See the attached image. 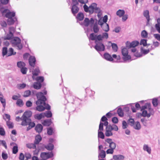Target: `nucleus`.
<instances>
[{
  "mask_svg": "<svg viewBox=\"0 0 160 160\" xmlns=\"http://www.w3.org/2000/svg\"><path fill=\"white\" fill-rule=\"evenodd\" d=\"M150 104L149 103H146L145 105L142 106L141 108V111L144 110H149V108H150Z\"/></svg>",
  "mask_w": 160,
  "mask_h": 160,
  "instance_id": "7c9ffc66",
  "label": "nucleus"
},
{
  "mask_svg": "<svg viewBox=\"0 0 160 160\" xmlns=\"http://www.w3.org/2000/svg\"><path fill=\"white\" fill-rule=\"evenodd\" d=\"M128 126V125L127 122L125 121H123L122 122V128L125 129L127 128Z\"/></svg>",
  "mask_w": 160,
  "mask_h": 160,
  "instance_id": "e2e57ef3",
  "label": "nucleus"
},
{
  "mask_svg": "<svg viewBox=\"0 0 160 160\" xmlns=\"http://www.w3.org/2000/svg\"><path fill=\"white\" fill-rule=\"evenodd\" d=\"M122 53L124 57L123 60H127L131 59V57L128 55V51L127 48H123L122 50Z\"/></svg>",
  "mask_w": 160,
  "mask_h": 160,
  "instance_id": "6e6552de",
  "label": "nucleus"
},
{
  "mask_svg": "<svg viewBox=\"0 0 160 160\" xmlns=\"http://www.w3.org/2000/svg\"><path fill=\"white\" fill-rule=\"evenodd\" d=\"M15 31V28L14 27H10L9 28V32H10L13 34V33Z\"/></svg>",
  "mask_w": 160,
  "mask_h": 160,
  "instance_id": "052dcab7",
  "label": "nucleus"
},
{
  "mask_svg": "<svg viewBox=\"0 0 160 160\" xmlns=\"http://www.w3.org/2000/svg\"><path fill=\"white\" fill-rule=\"evenodd\" d=\"M125 11L123 10H118L116 12V14L119 17L122 16L125 14Z\"/></svg>",
  "mask_w": 160,
  "mask_h": 160,
  "instance_id": "b1692460",
  "label": "nucleus"
},
{
  "mask_svg": "<svg viewBox=\"0 0 160 160\" xmlns=\"http://www.w3.org/2000/svg\"><path fill=\"white\" fill-rule=\"evenodd\" d=\"M79 10L78 8L76 6V5H74L72 6L71 8V11L72 13L75 15L78 12Z\"/></svg>",
  "mask_w": 160,
  "mask_h": 160,
  "instance_id": "f3484780",
  "label": "nucleus"
},
{
  "mask_svg": "<svg viewBox=\"0 0 160 160\" xmlns=\"http://www.w3.org/2000/svg\"><path fill=\"white\" fill-rule=\"evenodd\" d=\"M25 63L22 61L18 62L17 63V66L20 69L25 67Z\"/></svg>",
  "mask_w": 160,
  "mask_h": 160,
  "instance_id": "cd10ccee",
  "label": "nucleus"
},
{
  "mask_svg": "<svg viewBox=\"0 0 160 160\" xmlns=\"http://www.w3.org/2000/svg\"><path fill=\"white\" fill-rule=\"evenodd\" d=\"M21 69V72L23 74H26L28 71V69L27 68L24 67Z\"/></svg>",
  "mask_w": 160,
  "mask_h": 160,
  "instance_id": "4d7b16f0",
  "label": "nucleus"
},
{
  "mask_svg": "<svg viewBox=\"0 0 160 160\" xmlns=\"http://www.w3.org/2000/svg\"><path fill=\"white\" fill-rule=\"evenodd\" d=\"M13 34L10 32L7 35L4 37V40H10L13 37Z\"/></svg>",
  "mask_w": 160,
  "mask_h": 160,
  "instance_id": "e433bc0d",
  "label": "nucleus"
},
{
  "mask_svg": "<svg viewBox=\"0 0 160 160\" xmlns=\"http://www.w3.org/2000/svg\"><path fill=\"white\" fill-rule=\"evenodd\" d=\"M42 129L43 127L40 124H37L35 128V130L38 133H40L42 131Z\"/></svg>",
  "mask_w": 160,
  "mask_h": 160,
  "instance_id": "2eb2a0df",
  "label": "nucleus"
},
{
  "mask_svg": "<svg viewBox=\"0 0 160 160\" xmlns=\"http://www.w3.org/2000/svg\"><path fill=\"white\" fill-rule=\"evenodd\" d=\"M5 132L4 128H0V135L3 136L5 135Z\"/></svg>",
  "mask_w": 160,
  "mask_h": 160,
  "instance_id": "69168bd1",
  "label": "nucleus"
},
{
  "mask_svg": "<svg viewBox=\"0 0 160 160\" xmlns=\"http://www.w3.org/2000/svg\"><path fill=\"white\" fill-rule=\"evenodd\" d=\"M21 39L18 37H15L11 40V42L13 47H17L18 49L20 50L22 48V45L21 43Z\"/></svg>",
  "mask_w": 160,
  "mask_h": 160,
  "instance_id": "39448f33",
  "label": "nucleus"
},
{
  "mask_svg": "<svg viewBox=\"0 0 160 160\" xmlns=\"http://www.w3.org/2000/svg\"><path fill=\"white\" fill-rule=\"evenodd\" d=\"M16 54V52H14L13 49L12 48H9L8 53V57H9L12 55H15Z\"/></svg>",
  "mask_w": 160,
  "mask_h": 160,
  "instance_id": "a878e982",
  "label": "nucleus"
},
{
  "mask_svg": "<svg viewBox=\"0 0 160 160\" xmlns=\"http://www.w3.org/2000/svg\"><path fill=\"white\" fill-rule=\"evenodd\" d=\"M103 57L104 59L109 61H112L113 60L111 55L108 53H105L104 54Z\"/></svg>",
  "mask_w": 160,
  "mask_h": 160,
  "instance_id": "ddd939ff",
  "label": "nucleus"
},
{
  "mask_svg": "<svg viewBox=\"0 0 160 160\" xmlns=\"http://www.w3.org/2000/svg\"><path fill=\"white\" fill-rule=\"evenodd\" d=\"M1 12L2 14L6 13L5 14V17L8 18L13 17L15 15V13L14 12H10V11L7 9H6L4 10H1Z\"/></svg>",
  "mask_w": 160,
  "mask_h": 160,
  "instance_id": "423d86ee",
  "label": "nucleus"
},
{
  "mask_svg": "<svg viewBox=\"0 0 160 160\" xmlns=\"http://www.w3.org/2000/svg\"><path fill=\"white\" fill-rule=\"evenodd\" d=\"M40 72V71L39 70V69L38 68H35L33 71H32V74L33 76H38L39 73Z\"/></svg>",
  "mask_w": 160,
  "mask_h": 160,
  "instance_id": "79ce46f5",
  "label": "nucleus"
},
{
  "mask_svg": "<svg viewBox=\"0 0 160 160\" xmlns=\"http://www.w3.org/2000/svg\"><path fill=\"white\" fill-rule=\"evenodd\" d=\"M26 146L28 148L30 149L36 148V146L34 143H28L26 144Z\"/></svg>",
  "mask_w": 160,
  "mask_h": 160,
  "instance_id": "2f4dec72",
  "label": "nucleus"
},
{
  "mask_svg": "<svg viewBox=\"0 0 160 160\" xmlns=\"http://www.w3.org/2000/svg\"><path fill=\"white\" fill-rule=\"evenodd\" d=\"M139 44V42L137 41H134L131 42L129 45L130 48H134L137 46Z\"/></svg>",
  "mask_w": 160,
  "mask_h": 160,
  "instance_id": "72a5a7b5",
  "label": "nucleus"
},
{
  "mask_svg": "<svg viewBox=\"0 0 160 160\" xmlns=\"http://www.w3.org/2000/svg\"><path fill=\"white\" fill-rule=\"evenodd\" d=\"M142 111V116L143 117L149 118L153 113V110L151 108H149V110H144Z\"/></svg>",
  "mask_w": 160,
  "mask_h": 160,
  "instance_id": "1a4fd4ad",
  "label": "nucleus"
},
{
  "mask_svg": "<svg viewBox=\"0 0 160 160\" xmlns=\"http://www.w3.org/2000/svg\"><path fill=\"white\" fill-rule=\"evenodd\" d=\"M51 121L50 119L44 120L42 124L43 125L46 126H49L51 124Z\"/></svg>",
  "mask_w": 160,
  "mask_h": 160,
  "instance_id": "c756f323",
  "label": "nucleus"
},
{
  "mask_svg": "<svg viewBox=\"0 0 160 160\" xmlns=\"http://www.w3.org/2000/svg\"><path fill=\"white\" fill-rule=\"evenodd\" d=\"M140 44H142L143 46H145L147 45V40L145 39H143L141 40Z\"/></svg>",
  "mask_w": 160,
  "mask_h": 160,
  "instance_id": "338daca9",
  "label": "nucleus"
},
{
  "mask_svg": "<svg viewBox=\"0 0 160 160\" xmlns=\"http://www.w3.org/2000/svg\"><path fill=\"white\" fill-rule=\"evenodd\" d=\"M93 32L95 33H98L99 31V28L97 23H95L93 26Z\"/></svg>",
  "mask_w": 160,
  "mask_h": 160,
  "instance_id": "4c0bfd02",
  "label": "nucleus"
},
{
  "mask_svg": "<svg viewBox=\"0 0 160 160\" xmlns=\"http://www.w3.org/2000/svg\"><path fill=\"white\" fill-rule=\"evenodd\" d=\"M149 12L148 10H146L144 11L143 12V15L145 17H146L147 21V23H148L149 20H150V18L149 16Z\"/></svg>",
  "mask_w": 160,
  "mask_h": 160,
  "instance_id": "5701e85b",
  "label": "nucleus"
},
{
  "mask_svg": "<svg viewBox=\"0 0 160 160\" xmlns=\"http://www.w3.org/2000/svg\"><path fill=\"white\" fill-rule=\"evenodd\" d=\"M124 157L121 155H114L113 156V159L115 160H122L124 159Z\"/></svg>",
  "mask_w": 160,
  "mask_h": 160,
  "instance_id": "aec40b11",
  "label": "nucleus"
},
{
  "mask_svg": "<svg viewBox=\"0 0 160 160\" xmlns=\"http://www.w3.org/2000/svg\"><path fill=\"white\" fill-rule=\"evenodd\" d=\"M143 149L144 151H147L149 154H151V149L150 147L148 145L145 144L143 145Z\"/></svg>",
  "mask_w": 160,
  "mask_h": 160,
  "instance_id": "dca6fc26",
  "label": "nucleus"
},
{
  "mask_svg": "<svg viewBox=\"0 0 160 160\" xmlns=\"http://www.w3.org/2000/svg\"><path fill=\"white\" fill-rule=\"evenodd\" d=\"M83 8L86 12H88L90 14L98 12L100 9V8L98 7L97 4L95 3H92L89 7L86 4H84Z\"/></svg>",
  "mask_w": 160,
  "mask_h": 160,
  "instance_id": "7ed1b4c3",
  "label": "nucleus"
},
{
  "mask_svg": "<svg viewBox=\"0 0 160 160\" xmlns=\"http://www.w3.org/2000/svg\"><path fill=\"white\" fill-rule=\"evenodd\" d=\"M42 138L40 135H36L35 138L34 143L36 144H38L42 140Z\"/></svg>",
  "mask_w": 160,
  "mask_h": 160,
  "instance_id": "a211bd4d",
  "label": "nucleus"
},
{
  "mask_svg": "<svg viewBox=\"0 0 160 160\" xmlns=\"http://www.w3.org/2000/svg\"><path fill=\"white\" fill-rule=\"evenodd\" d=\"M155 28L157 31L160 33V18L157 19V23L155 25Z\"/></svg>",
  "mask_w": 160,
  "mask_h": 160,
  "instance_id": "6ab92c4d",
  "label": "nucleus"
},
{
  "mask_svg": "<svg viewBox=\"0 0 160 160\" xmlns=\"http://www.w3.org/2000/svg\"><path fill=\"white\" fill-rule=\"evenodd\" d=\"M45 148L48 150L51 151L54 148V145L51 143H49L47 145L45 146Z\"/></svg>",
  "mask_w": 160,
  "mask_h": 160,
  "instance_id": "f704fd0d",
  "label": "nucleus"
},
{
  "mask_svg": "<svg viewBox=\"0 0 160 160\" xmlns=\"http://www.w3.org/2000/svg\"><path fill=\"white\" fill-rule=\"evenodd\" d=\"M109 127H110V128L112 130H114L115 131H118V128L117 126L115 125H114L112 126L111 125H109Z\"/></svg>",
  "mask_w": 160,
  "mask_h": 160,
  "instance_id": "49530a36",
  "label": "nucleus"
},
{
  "mask_svg": "<svg viewBox=\"0 0 160 160\" xmlns=\"http://www.w3.org/2000/svg\"><path fill=\"white\" fill-rule=\"evenodd\" d=\"M141 36L143 38H147L148 36V33L145 30H143L141 32Z\"/></svg>",
  "mask_w": 160,
  "mask_h": 160,
  "instance_id": "8fccbe9b",
  "label": "nucleus"
},
{
  "mask_svg": "<svg viewBox=\"0 0 160 160\" xmlns=\"http://www.w3.org/2000/svg\"><path fill=\"white\" fill-rule=\"evenodd\" d=\"M41 83L38 82H35L33 84L34 88L37 89H39L41 88Z\"/></svg>",
  "mask_w": 160,
  "mask_h": 160,
  "instance_id": "bb28decb",
  "label": "nucleus"
},
{
  "mask_svg": "<svg viewBox=\"0 0 160 160\" xmlns=\"http://www.w3.org/2000/svg\"><path fill=\"white\" fill-rule=\"evenodd\" d=\"M98 138H100L102 139L104 138V135L102 131H98Z\"/></svg>",
  "mask_w": 160,
  "mask_h": 160,
  "instance_id": "de8ad7c7",
  "label": "nucleus"
},
{
  "mask_svg": "<svg viewBox=\"0 0 160 160\" xmlns=\"http://www.w3.org/2000/svg\"><path fill=\"white\" fill-rule=\"evenodd\" d=\"M117 113L118 115L120 117H123V113L121 108H119L117 110Z\"/></svg>",
  "mask_w": 160,
  "mask_h": 160,
  "instance_id": "c03bdc74",
  "label": "nucleus"
},
{
  "mask_svg": "<svg viewBox=\"0 0 160 160\" xmlns=\"http://www.w3.org/2000/svg\"><path fill=\"white\" fill-rule=\"evenodd\" d=\"M0 100L2 104L3 107L5 108L6 106V100L5 99L3 98L2 97H0Z\"/></svg>",
  "mask_w": 160,
  "mask_h": 160,
  "instance_id": "09e8293b",
  "label": "nucleus"
},
{
  "mask_svg": "<svg viewBox=\"0 0 160 160\" xmlns=\"http://www.w3.org/2000/svg\"><path fill=\"white\" fill-rule=\"evenodd\" d=\"M109 146L110 148L114 150L116 147V144L115 142H112L109 144Z\"/></svg>",
  "mask_w": 160,
  "mask_h": 160,
  "instance_id": "864d4df0",
  "label": "nucleus"
},
{
  "mask_svg": "<svg viewBox=\"0 0 160 160\" xmlns=\"http://www.w3.org/2000/svg\"><path fill=\"white\" fill-rule=\"evenodd\" d=\"M43 113H42L40 114H36L35 116L34 117L36 119L38 120H40L42 118H44Z\"/></svg>",
  "mask_w": 160,
  "mask_h": 160,
  "instance_id": "c9c22d12",
  "label": "nucleus"
},
{
  "mask_svg": "<svg viewBox=\"0 0 160 160\" xmlns=\"http://www.w3.org/2000/svg\"><path fill=\"white\" fill-rule=\"evenodd\" d=\"M36 80L38 81V82H42L44 80V78L42 76H39L37 77L36 79Z\"/></svg>",
  "mask_w": 160,
  "mask_h": 160,
  "instance_id": "3c124183",
  "label": "nucleus"
},
{
  "mask_svg": "<svg viewBox=\"0 0 160 160\" xmlns=\"http://www.w3.org/2000/svg\"><path fill=\"white\" fill-rule=\"evenodd\" d=\"M84 18L83 13L82 12H79L77 15V19L79 21L82 20Z\"/></svg>",
  "mask_w": 160,
  "mask_h": 160,
  "instance_id": "473e14b6",
  "label": "nucleus"
},
{
  "mask_svg": "<svg viewBox=\"0 0 160 160\" xmlns=\"http://www.w3.org/2000/svg\"><path fill=\"white\" fill-rule=\"evenodd\" d=\"M43 92L44 93L40 92L36 94L38 100L36 102V103L37 106L36 107L35 109L39 112L43 111L45 109V108L44 106L46 105L45 101L47 99L44 94L46 95L47 91L45 90Z\"/></svg>",
  "mask_w": 160,
  "mask_h": 160,
  "instance_id": "f03ea898",
  "label": "nucleus"
},
{
  "mask_svg": "<svg viewBox=\"0 0 160 160\" xmlns=\"http://www.w3.org/2000/svg\"><path fill=\"white\" fill-rule=\"evenodd\" d=\"M18 147L17 145L14 146L12 148V153L14 154H16L18 152Z\"/></svg>",
  "mask_w": 160,
  "mask_h": 160,
  "instance_id": "5fc2aeb1",
  "label": "nucleus"
},
{
  "mask_svg": "<svg viewBox=\"0 0 160 160\" xmlns=\"http://www.w3.org/2000/svg\"><path fill=\"white\" fill-rule=\"evenodd\" d=\"M8 51L7 48L5 47L3 48L2 49V55L3 56L7 55L8 57Z\"/></svg>",
  "mask_w": 160,
  "mask_h": 160,
  "instance_id": "58836bf2",
  "label": "nucleus"
},
{
  "mask_svg": "<svg viewBox=\"0 0 160 160\" xmlns=\"http://www.w3.org/2000/svg\"><path fill=\"white\" fill-rule=\"evenodd\" d=\"M23 104L22 100L20 99H18L16 102V104L18 106L20 107L22 106Z\"/></svg>",
  "mask_w": 160,
  "mask_h": 160,
  "instance_id": "a19ab883",
  "label": "nucleus"
},
{
  "mask_svg": "<svg viewBox=\"0 0 160 160\" xmlns=\"http://www.w3.org/2000/svg\"><path fill=\"white\" fill-rule=\"evenodd\" d=\"M32 112L30 111H26L24 112L21 118V120L22 121L21 125H26V121L30 122L31 119L30 118L31 116Z\"/></svg>",
  "mask_w": 160,
  "mask_h": 160,
  "instance_id": "20e7f679",
  "label": "nucleus"
},
{
  "mask_svg": "<svg viewBox=\"0 0 160 160\" xmlns=\"http://www.w3.org/2000/svg\"><path fill=\"white\" fill-rule=\"evenodd\" d=\"M152 103L154 106L156 107L158 104L157 99L156 98L153 99Z\"/></svg>",
  "mask_w": 160,
  "mask_h": 160,
  "instance_id": "0e129e2a",
  "label": "nucleus"
},
{
  "mask_svg": "<svg viewBox=\"0 0 160 160\" xmlns=\"http://www.w3.org/2000/svg\"><path fill=\"white\" fill-rule=\"evenodd\" d=\"M31 94V91L30 90L25 91L24 93L23 96L25 97H28Z\"/></svg>",
  "mask_w": 160,
  "mask_h": 160,
  "instance_id": "13d9d810",
  "label": "nucleus"
},
{
  "mask_svg": "<svg viewBox=\"0 0 160 160\" xmlns=\"http://www.w3.org/2000/svg\"><path fill=\"white\" fill-rule=\"evenodd\" d=\"M106 129L105 135L106 136L109 137L112 135V130L111 129L110 127H109V126H107L106 127Z\"/></svg>",
  "mask_w": 160,
  "mask_h": 160,
  "instance_id": "f8f14e48",
  "label": "nucleus"
},
{
  "mask_svg": "<svg viewBox=\"0 0 160 160\" xmlns=\"http://www.w3.org/2000/svg\"><path fill=\"white\" fill-rule=\"evenodd\" d=\"M2 156L3 160H6L8 158V155L7 153L2 152Z\"/></svg>",
  "mask_w": 160,
  "mask_h": 160,
  "instance_id": "680f3d73",
  "label": "nucleus"
},
{
  "mask_svg": "<svg viewBox=\"0 0 160 160\" xmlns=\"http://www.w3.org/2000/svg\"><path fill=\"white\" fill-rule=\"evenodd\" d=\"M155 38L158 41H160V35L158 34H154L153 35Z\"/></svg>",
  "mask_w": 160,
  "mask_h": 160,
  "instance_id": "774afa93",
  "label": "nucleus"
},
{
  "mask_svg": "<svg viewBox=\"0 0 160 160\" xmlns=\"http://www.w3.org/2000/svg\"><path fill=\"white\" fill-rule=\"evenodd\" d=\"M102 30L105 32H107L109 30V26L107 23H104V24L101 27Z\"/></svg>",
  "mask_w": 160,
  "mask_h": 160,
  "instance_id": "4be33fe9",
  "label": "nucleus"
},
{
  "mask_svg": "<svg viewBox=\"0 0 160 160\" xmlns=\"http://www.w3.org/2000/svg\"><path fill=\"white\" fill-rule=\"evenodd\" d=\"M106 157V152H105L103 150H102L100 151H98V158H104Z\"/></svg>",
  "mask_w": 160,
  "mask_h": 160,
  "instance_id": "412c9836",
  "label": "nucleus"
},
{
  "mask_svg": "<svg viewBox=\"0 0 160 160\" xmlns=\"http://www.w3.org/2000/svg\"><path fill=\"white\" fill-rule=\"evenodd\" d=\"M17 21V18L14 17H12L8 18L7 20V22L8 24L11 25L13 24L14 22Z\"/></svg>",
  "mask_w": 160,
  "mask_h": 160,
  "instance_id": "4468645a",
  "label": "nucleus"
},
{
  "mask_svg": "<svg viewBox=\"0 0 160 160\" xmlns=\"http://www.w3.org/2000/svg\"><path fill=\"white\" fill-rule=\"evenodd\" d=\"M6 124L9 128H13V123L10 122V121H7Z\"/></svg>",
  "mask_w": 160,
  "mask_h": 160,
  "instance_id": "37998d69",
  "label": "nucleus"
},
{
  "mask_svg": "<svg viewBox=\"0 0 160 160\" xmlns=\"http://www.w3.org/2000/svg\"><path fill=\"white\" fill-rule=\"evenodd\" d=\"M26 125H23V126H27L28 125L30 126L32 128L34 127L35 126V124L34 122H31V121L30 122H28V121H26Z\"/></svg>",
  "mask_w": 160,
  "mask_h": 160,
  "instance_id": "ea45409f",
  "label": "nucleus"
},
{
  "mask_svg": "<svg viewBox=\"0 0 160 160\" xmlns=\"http://www.w3.org/2000/svg\"><path fill=\"white\" fill-rule=\"evenodd\" d=\"M1 144H2L3 146H4L6 149L7 148L6 142L4 140H0V145Z\"/></svg>",
  "mask_w": 160,
  "mask_h": 160,
  "instance_id": "6e6d98bb",
  "label": "nucleus"
},
{
  "mask_svg": "<svg viewBox=\"0 0 160 160\" xmlns=\"http://www.w3.org/2000/svg\"><path fill=\"white\" fill-rule=\"evenodd\" d=\"M0 24L2 27L3 28L6 27L7 25L6 22L4 20L1 21L0 22Z\"/></svg>",
  "mask_w": 160,
  "mask_h": 160,
  "instance_id": "bf43d9fd",
  "label": "nucleus"
},
{
  "mask_svg": "<svg viewBox=\"0 0 160 160\" xmlns=\"http://www.w3.org/2000/svg\"><path fill=\"white\" fill-rule=\"evenodd\" d=\"M28 61L30 65L32 67H34L36 62V58L35 57L30 56L29 58Z\"/></svg>",
  "mask_w": 160,
  "mask_h": 160,
  "instance_id": "9b49d317",
  "label": "nucleus"
},
{
  "mask_svg": "<svg viewBox=\"0 0 160 160\" xmlns=\"http://www.w3.org/2000/svg\"><path fill=\"white\" fill-rule=\"evenodd\" d=\"M128 123L130 125L132 126L134 125V124L135 123L134 120L132 118L129 119L128 121Z\"/></svg>",
  "mask_w": 160,
  "mask_h": 160,
  "instance_id": "603ef678",
  "label": "nucleus"
},
{
  "mask_svg": "<svg viewBox=\"0 0 160 160\" xmlns=\"http://www.w3.org/2000/svg\"><path fill=\"white\" fill-rule=\"evenodd\" d=\"M108 38V34L106 32L98 35H94V33H92L89 36V39L95 41L96 44L94 47V48L98 52L104 51L105 46L102 43V41L104 39H107Z\"/></svg>",
  "mask_w": 160,
  "mask_h": 160,
  "instance_id": "f257e3e1",
  "label": "nucleus"
},
{
  "mask_svg": "<svg viewBox=\"0 0 160 160\" xmlns=\"http://www.w3.org/2000/svg\"><path fill=\"white\" fill-rule=\"evenodd\" d=\"M53 154L52 152H42L41 153L40 157L43 160H46L48 158L52 157Z\"/></svg>",
  "mask_w": 160,
  "mask_h": 160,
  "instance_id": "0eeeda50",
  "label": "nucleus"
},
{
  "mask_svg": "<svg viewBox=\"0 0 160 160\" xmlns=\"http://www.w3.org/2000/svg\"><path fill=\"white\" fill-rule=\"evenodd\" d=\"M94 20L92 18H90V20L88 18H85L83 22V24L86 27H88L89 25L91 27L92 26L94 23Z\"/></svg>",
  "mask_w": 160,
  "mask_h": 160,
  "instance_id": "9d476101",
  "label": "nucleus"
},
{
  "mask_svg": "<svg viewBox=\"0 0 160 160\" xmlns=\"http://www.w3.org/2000/svg\"><path fill=\"white\" fill-rule=\"evenodd\" d=\"M112 47L113 51L115 52L117 51L118 47L117 45L114 43L112 44Z\"/></svg>",
  "mask_w": 160,
  "mask_h": 160,
  "instance_id": "a18cd8bd",
  "label": "nucleus"
},
{
  "mask_svg": "<svg viewBox=\"0 0 160 160\" xmlns=\"http://www.w3.org/2000/svg\"><path fill=\"white\" fill-rule=\"evenodd\" d=\"M44 117H46L48 118H50L52 116V114L51 111H46L43 113Z\"/></svg>",
  "mask_w": 160,
  "mask_h": 160,
  "instance_id": "c85d7f7f",
  "label": "nucleus"
},
{
  "mask_svg": "<svg viewBox=\"0 0 160 160\" xmlns=\"http://www.w3.org/2000/svg\"><path fill=\"white\" fill-rule=\"evenodd\" d=\"M133 126L135 129L138 130L140 129L141 128V125L139 122H135Z\"/></svg>",
  "mask_w": 160,
  "mask_h": 160,
  "instance_id": "393cba45",
  "label": "nucleus"
}]
</instances>
